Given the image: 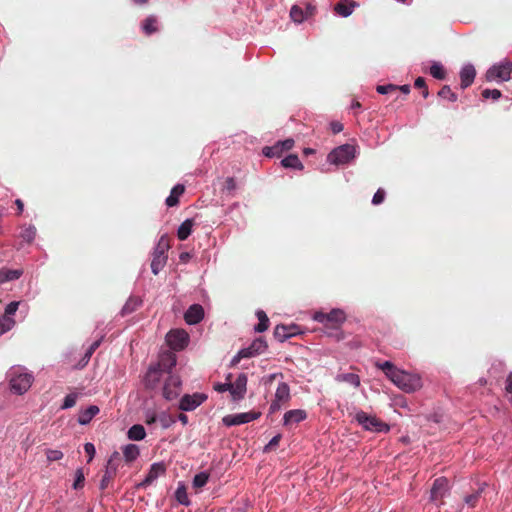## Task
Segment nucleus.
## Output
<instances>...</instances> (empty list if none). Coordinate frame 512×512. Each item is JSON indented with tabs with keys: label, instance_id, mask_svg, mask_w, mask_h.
Returning a JSON list of instances; mask_svg holds the SVG:
<instances>
[{
	"label": "nucleus",
	"instance_id": "1",
	"mask_svg": "<svg viewBox=\"0 0 512 512\" xmlns=\"http://www.w3.org/2000/svg\"><path fill=\"white\" fill-rule=\"evenodd\" d=\"M170 248V239L167 235H162L154 249L151 261V270L157 275L163 269L167 262V251Z\"/></svg>",
	"mask_w": 512,
	"mask_h": 512
},
{
	"label": "nucleus",
	"instance_id": "2",
	"mask_svg": "<svg viewBox=\"0 0 512 512\" xmlns=\"http://www.w3.org/2000/svg\"><path fill=\"white\" fill-rule=\"evenodd\" d=\"M512 73V62L508 59H503L498 63L493 64L487 71L485 78L488 82L502 83L510 80Z\"/></svg>",
	"mask_w": 512,
	"mask_h": 512
},
{
	"label": "nucleus",
	"instance_id": "3",
	"mask_svg": "<svg viewBox=\"0 0 512 512\" xmlns=\"http://www.w3.org/2000/svg\"><path fill=\"white\" fill-rule=\"evenodd\" d=\"M345 313L340 309H333L327 313V322L325 328L327 329L328 336L334 337L336 341L344 339L343 332L340 331V327L345 321Z\"/></svg>",
	"mask_w": 512,
	"mask_h": 512
},
{
	"label": "nucleus",
	"instance_id": "4",
	"mask_svg": "<svg viewBox=\"0 0 512 512\" xmlns=\"http://www.w3.org/2000/svg\"><path fill=\"white\" fill-rule=\"evenodd\" d=\"M355 157V147L350 144L341 145L333 149L328 155V161L332 164H346Z\"/></svg>",
	"mask_w": 512,
	"mask_h": 512
},
{
	"label": "nucleus",
	"instance_id": "5",
	"mask_svg": "<svg viewBox=\"0 0 512 512\" xmlns=\"http://www.w3.org/2000/svg\"><path fill=\"white\" fill-rule=\"evenodd\" d=\"M356 421L366 430L373 432H387L389 426L376 417L369 416L367 413L360 411L355 415Z\"/></svg>",
	"mask_w": 512,
	"mask_h": 512
},
{
	"label": "nucleus",
	"instance_id": "6",
	"mask_svg": "<svg viewBox=\"0 0 512 512\" xmlns=\"http://www.w3.org/2000/svg\"><path fill=\"white\" fill-rule=\"evenodd\" d=\"M166 342L175 351L183 350L189 342V335L182 329L171 330L166 335Z\"/></svg>",
	"mask_w": 512,
	"mask_h": 512
},
{
	"label": "nucleus",
	"instance_id": "7",
	"mask_svg": "<svg viewBox=\"0 0 512 512\" xmlns=\"http://www.w3.org/2000/svg\"><path fill=\"white\" fill-rule=\"evenodd\" d=\"M260 412L250 411L245 413H239L235 415H227L222 421L227 427L245 424L254 421L260 417Z\"/></svg>",
	"mask_w": 512,
	"mask_h": 512
},
{
	"label": "nucleus",
	"instance_id": "8",
	"mask_svg": "<svg viewBox=\"0 0 512 512\" xmlns=\"http://www.w3.org/2000/svg\"><path fill=\"white\" fill-rule=\"evenodd\" d=\"M390 380L405 392L414 391V379L410 374L404 371L397 369L396 372L390 378Z\"/></svg>",
	"mask_w": 512,
	"mask_h": 512
},
{
	"label": "nucleus",
	"instance_id": "9",
	"mask_svg": "<svg viewBox=\"0 0 512 512\" xmlns=\"http://www.w3.org/2000/svg\"><path fill=\"white\" fill-rule=\"evenodd\" d=\"M32 381H33V376L31 374L21 373L19 375L14 376L11 379V381H10L11 389L15 393L21 395V394L25 393L31 387Z\"/></svg>",
	"mask_w": 512,
	"mask_h": 512
},
{
	"label": "nucleus",
	"instance_id": "10",
	"mask_svg": "<svg viewBox=\"0 0 512 512\" xmlns=\"http://www.w3.org/2000/svg\"><path fill=\"white\" fill-rule=\"evenodd\" d=\"M120 457L117 451L113 452L108 460V464L105 473L100 481V489L105 490L110 482L114 479L117 471V464L115 463Z\"/></svg>",
	"mask_w": 512,
	"mask_h": 512
},
{
	"label": "nucleus",
	"instance_id": "11",
	"mask_svg": "<svg viewBox=\"0 0 512 512\" xmlns=\"http://www.w3.org/2000/svg\"><path fill=\"white\" fill-rule=\"evenodd\" d=\"M206 398L207 396L201 393H195L193 395L186 394L181 398L179 408L182 411H193L200 406Z\"/></svg>",
	"mask_w": 512,
	"mask_h": 512
},
{
	"label": "nucleus",
	"instance_id": "12",
	"mask_svg": "<svg viewBox=\"0 0 512 512\" xmlns=\"http://www.w3.org/2000/svg\"><path fill=\"white\" fill-rule=\"evenodd\" d=\"M247 391V375L241 373L236 378L235 382H231L230 394L233 401H239L244 398Z\"/></svg>",
	"mask_w": 512,
	"mask_h": 512
},
{
	"label": "nucleus",
	"instance_id": "13",
	"mask_svg": "<svg viewBox=\"0 0 512 512\" xmlns=\"http://www.w3.org/2000/svg\"><path fill=\"white\" fill-rule=\"evenodd\" d=\"M301 333V329L298 325H277L274 329V337L280 341L284 342L288 338L298 335Z\"/></svg>",
	"mask_w": 512,
	"mask_h": 512
},
{
	"label": "nucleus",
	"instance_id": "14",
	"mask_svg": "<svg viewBox=\"0 0 512 512\" xmlns=\"http://www.w3.org/2000/svg\"><path fill=\"white\" fill-rule=\"evenodd\" d=\"M180 392V380L178 377L170 376L163 387V396L167 400H172L178 396Z\"/></svg>",
	"mask_w": 512,
	"mask_h": 512
},
{
	"label": "nucleus",
	"instance_id": "15",
	"mask_svg": "<svg viewBox=\"0 0 512 512\" xmlns=\"http://www.w3.org/2000/svg\"><path fill=\"white\" fill-rule=\"evenodd\" d=\"M448 490V481L444 477L437 478L430 490V498L432 501L441 499Z\"/></svg>",
	"mask_w": 512,
	"mask_h": 512
},
{
	"label": "nucleus",
	"instance_id": "16",
	"mask_svg": "<svg viewBox=\"0 0 512 512\" xmlns=\"http://www.w3.org/2000/svg\"><path fill=\"white\" fill-rule=\"evenodd\" d=\"M204 317L203 307L199 304L191 305L184 314L186 323L190 325L198 324Z\"/></svg>",
	"mask_w": 512,
	"mask_h": 512
},
{
	"label": "nucleus",
	"instance_id": "17",
	"mask_svg": "<svg viewBox=\"0 0 512 512\" xmlns=\"http://www.w3.org/2000/svg\"><path fill=\"white\" fill-rule=\"evenodd\" d=\"M475 76H476L475 67L470 63L465 64L460 70V81H461L460 86H461V88L462 89L468 88L474 82Z\"/></svg>",
	"mask_w": 512,
	"mask_h": 512
},
{
	"label": "nucleus",
	"instance_id": "18",
	"mask_svg": "<svg viewBox=\"0 0 512 512\" xmlns=\"http://www.w3.org/2000/svg\"><path fill=\"white\" fill-rule=\"evenodd\" d=\"M166 467L163 463H154L151 465L149 472L145 479L140 483V486L147 487L153 483L160 475L164 474Z\"/></svg>",
	"mask_w": 512,
	"mask_h": 512
},
{
	"label": "nucleus",
	"instance_id": "19",
	"mask_svg": "<svg viewBox=\"0 0 512 512\" xmlns=\"http://www.w3.org/2000/svg\"><path fill=\"white\" fill-rule=\"evenodd\" d=\"M358 4L354 0H340L334 6V11L341 17H348Z\"/></svg>",
	"mask_w": 512,
	"mask_h": 512
},
{
	"label": "nucleus",
	"instance_id": "20",
	"mask_svg": "<svg viewBox=\"0 0 512 512\" xmlns=\"http://www.w3.org/2000/svg\"><path fill=\"white\" fill-rule=\"evenodd\" d=\"M307 417V413L305 410L302 409H295L287 411L284 414L283 420L285 425H289L291 423H299L303 420H305Z\"/></svg>",
	"mask_w": 512,
	"mask_h": 512
},
{
	"label": "nucleus",
	"instance_id": "21",
	"mask_svg": "<svg viewBox=\"0 0 512 512\" xmlns=\"http://www.w3.org/2000/svg\"><path fill=\"white\" fill-rule=\"evenodd\" d=\"M185 192V187L184 185L182 184H177L175 185L171 192H170V195L166 198V205L168 207H174V206H177L178 203H179V197Z\"/></svg>",
	"mask_w": 512,
	"mask_h": 512
},
{
	"label": "nucleus",
	"instance_id": "22",
	"mask_svg": "<svg viewBox=\"0 0 512 512\" xmlns=\"http://www.w3.org/2000/svg\"><path fill=\"white\" fill-rule=\"evenodd\" d=\"M22 274H23L22 269L1 268L0 269V284L19 279L22 276Z\"/></svg>",
	"mask_w": 512,
	"mask_h": 512
},
{
	"label": "nucleus",
	"instance_id": "23",
	"mask_svg": "<svg viewBox=\"0 0 512 512\" xmlns=\"http://www.w3.org/2000/svg\"><path fill=\"white\" fill-rule=\"evenodd\" d=\"M142 31L146 35H151L158 31V19L154 15H150L147 18H145L141 23Z\"/></svg>",
	"mask_w": 512,
	"mask_h": 512
},
{
	"label": "nucleus",
	"instance_id": "24",
	"mask_svg": "<svg viewBox=\"0 0 512 512\" xmlns=\"http://www.w3.org/2000/svg\"><path fill=\"white\" fill-rule=\"evenodd\" d=\"M193 226V219H186L184 222H182L177 230L178 239L181 241L186 240L191 235Z\"/></svg>",
	"mask_w": 512,
	"mask_h": 512
},
{
	"label": "nucleus",
	"instance_id": "25",
	"mask_svg": "<svg viewBox=\"0 0 512 512\" xmlns=\"http://www.w3.org/2000/svg\"><path fill=\"white\" fill-rule=\"evenodd\" d=\"M99 413V407L96 405H91L84 411H82L79 415L78 422L81 425L88 424L92 418Z\"/></svg>",
	"mask_w": 512,
	"mask_h": 512
},
{
	"label": "nucleus",
	"instance_id": "26",
	"mask_svg": "<svg viewBox=\"0 0 512 512\" xmlns=\"http://www.w3.org/2000/svg\"><path fill=\"white\" fill-rule=\"evenodd\" d=\"M142 305L141 298L137 296H131L126 301L122 308V315H128L136 311Z\"/></svg>",
	"mask_w": 512,
	"mask_h": 512
},
{
	"label": "nucleus",
	"instance_id": "27",
	"mask_svg": "<svg viewBox=\"0 0 512 512\" xmlns=\"http://www.w3.org/2000/svg\"><path fill=\"white\" fill-rule=\"evenodd\" d=\"M124 459L127 463H131L137 459L139 456V448L135 444H128L122 449Z\"/></svg>",
	"mask_w": 512,
	"mask_h": 512
},
{
	"label": "nucleus",
	"instance_id": "28",
	"mask_svg": "<svg viewBox=\"0 0 512 512\" xmlns=\"http://www.w3.org/2000/svg\"><path fill=\"white\" fill-rule=\"evenodd\" d=\"M275 399L286 403L290 399V388L287 383L282 382L278 385L276 392H275Z\"/></svg>",
	"mask_w": 512,
	"mask_h": 512
},
{
	"label": "nucleus",
	"instance_id": "29",
	"mask_svg": "<svg viewBox=\"0 0 512 512\" xmlns=\"http://www.w3.org/2000/svg\"><path fill=\"white\" fill-rule=\"evenodd\" d=\"M281 164L285 168H293L297 170H302L304 168L303 164L301 163L299 157L296 154L288 155L281 161Z\"/></svg>",
	"mask_w": 512,
	"mask_h": 512
},
{
	"label": "nucleus",
	"instance_id": "30",
	"mask_svg": "<svg viewBox=\"0 0 512 512\" xmlns=\"http://www.w3.org/2000/svg\"><path fill=\"white\" fill-rule=\"evenodd\" d=\"M145 436H146V432L142 425H139V424L133 425L128 430V438L131 440L140 441V440L144 439Z\"/></svg>",
	"mask_w": 512,
	"mask_h": 512
},
{
	"label": "nucleus",
	"instance_id": "31",
	"mask_svg": "<svg viewBox=\"0 0 512 512\" xmlns=\"http://www.w3.org/2000/svg\"><path fill=\"white\" fill-rule=\"evenodd\" d=\"M430 74L432 75V77L438 80H444L446 78L445 69L440 62H432L430 66Z\"/></svg>",
	"mask_w": 512,
	"mask_h": 512
},
{
	"label": "nucleus",
	"instance_id": "32",
	"mask_svg": "<svg viewBox=\"0 0 512 512\" xmlns=\"http://www.w3.org/2000/svg\"><path fill=\"white\" fill-rule=\"evenodd\" d=\"M256 315L258 317L259 323L255 326V331L259 333L266 331L269 327V319L266 313L262 310H259L257 311Z\"/></svg>",
	"mask_w": 512,
	"mask_h": 512
},
{
	"label": "nucleus",
	"instance_id": "33",
	"mask_svg": "<svg viewBox=\"0 0 512 512\" xmlns=\"http://www.w3.org/2000/svg\"><path fill=\"white\" fill-rule=\"evenodd\" d=\"M237 189V183L234 177H227L224 181L222 192L226 195L233 197Z\"/></svg>",
	"mask_w": 512,
	"mask_h": 512
},
{
	"label": "nucleus",
	"instance_id": "34",
	"mask_svg": "<svg viewBox=\"0 0 512 512\" xmlns=\"http://www.w3.org/2000/svg\"><path fill=\"white\" fill-rule=\"evenodd\" d=\"M438 96L442 99L448 100L449 102H456L458 100L457 94L452 91L449 85H444L438 92Z\"/></svg>",
	"mask_w": 512,
	"mask_h": 512
},
{
	"label": "nucleus",
	"instance_id": "35",
	"mask_svg": "<svg viewBox=\"0 0 512 512\" xmlns=\"http://www.w3.org/2000/svg\"><path fill=\"white\" fill-rule=\"evenodd\" d=\"M375 366L382 370L385 375L390 379L392 377V375L396 372L397 368L393 365V363H391L390 361H385V362H379L377 361L375 363Z\"/></svg>",
	"mask_w": 512,
	"mask_h": 512
},
{
	"label": "nucleus",
	"instance_id": "36",
	"mask_svg": "<svg viewBox=\"0 0 512 512\" xmlns=\"http://www.w3.org/2000/svg\"><path fill=\"white\" fill-rule=\"evenodd\" d=\"M145 381L148 388H154L156 383L159 381V370L156 368H150L146 374Z\"/></svg>",
	"mask_w": 512,
	"mask_h": 512
},
{
	"label": "nucleus",
	"instance_id": "37",
	"mask_svg": "<svg viewBox=\"0 0 512 512\" xmlns=\"http://www.w3.org/2000/svg\"><path fill=\"white\" fill-rule=\"evenodd\" d=\"M159 365L162 369H171L176 365V356L173 353L163 355Z\"/></svg>",
	"mask_w": 512,
	"mask_h": 512
},
{
	"label": "nucleus",
	"instance_id": "38",
	"mask_svg": "<svg viewBox=\"0 0 512 512\" xmlns=\"http://www.w3.org/2000/svg\"><path fill=\"white\" fill-rule=\"evenodd\" d=\"M209 480V474L207 472H200L196 474L193 478V487L195 489H201L204 487Z\"/></svg>",
	"mask_w": 512,
	"mask_h": 512
},
{
	"label": "nucleus",
	"instance_id": "39",
	"mask_svg": "<svg viewBox=\"0 0 512 512\" xmlns=\"http://www.w3.org/2000/svg\"><path fill=\"white\" fill-rule=\"evenodd\" d=\"M290 17L296 23H302L306 19L304 10L298 5L292 6L290 10Z\"/></svg>",
	"mask_w": 512,
	"mask_h": 512
},
{
	"label": "nucleus",
	"instance_id": "40",
	"mask_svg": "<svg viewBox=\"0 0 512 512\" xmlns=\"http://www.w3.org/2000/svg\"><path fill=\"white\" fill-rule=\"evenodd\" d=\"M175 498L182 505H185V506L190 505V500L188 498L187 491H186V488L184 485H180L177 488V490L175 492Z\"/></svg>",
	"mask_w": 512,
	"mask_h": 512
},
{
	"label": "nucleus",
	"instance_id": "41",
	"mask_svg": "<svg viewBox=\"0 0 512 512\" xmlns=\"http://www.w3.org/2000/svg\"><path fill=\"white\" fill-rule=\"evenodd\" d=\"M85 484V475L82 468H78L75 472V479L73 482V489L79 490L84 487Z\"/></svg>",
	"mask_w": 512,
	"mask_h": 512
},
{
	"label": "nucleus",
	"instance_id": "42",
	"mask_svg": "<svg viewBox=\"0 0 512 512\" xmlns=\"http://www.w3.org/2000/svg\"><path fill=\"white\" fill-rule=\"evenodd\" d=\"M338 379L340 381L347 382V383L353 385L354 387H358L360 385V378L357 374H354V373L342 374L338 377Z\"/></svg>",
	"mask_w": 512,
	"mask_h": 512
},
{
	"label": "nucleus",
	"instance_id": "43",
	"mask_svg": "<svg viewBox=\"0 0 512 512\" xmlns=\"http://www.w3.org/2000/svg\"><path fill=\"white\" fill-rule=\"evenodd\" d=\"M257 355L254 350L250 349V346L244 349H241L238 354L233 358L232 363L237 364L242 358H250Z\"/></svg>",
	"mask_w": 512,
	"mask_h": 512
},
{
	"label": "nucleus",
	"instance_id": "44",
	"mask_svg": "<svg viewBox=\"0 0 512 512\" xmlns=\"http://www.w3.org/2000/svg\"><path fill=\"white\" fill-rule=\"evenodd\" d=\"M14 325H15V321L11 317H1L0 318V335L11 330Z\"/></svg>",
	"mask_w": 512,
	"mask_h": 512
},
{
	"label": "nucleus",
	"instance_id": "45",
	"mask_svg": "<svg viewBox=\"0 0 512 512\" xmlns=\"http://www.w3.org/2000/svg\"><path fill=\"white\" fill-rule=\"evenodd\" d=\"M266 348H267V343L262 338H258L256 340H254L252 342V344L250 345V349L254 350V352H256L257 355L264 352L266 350Z\"/></svg>",
	"mask_w": 512,
	"mask_h": 512
},
{
	"label": "nucleus",
	"instance_id": "46",
	"mask_svg": "<svg viewBox=\"0 0 512 512\" xmlns=\"http://www.w3.org/2000/svg\"><path fill=\"white\" fill-rule=\"evenodd\" d=\"M35 236H36L35 227H28V228L24 229L21 233L22 239L24 241H26L27 243H31L35 239Z\"/></svg>",
	"mask_w": 512,
	"mask_h": 512
},
{
	"label": "nucleus",
	"instance_id": "47",
	"mask_svg": "<svg viewBox=\"0 0 512 512\" xmlns=\"http://www.w3.org/2000/svg\"><path fill=\"white\" fill-rule=\"evenodd\" d=\"M482 97L485 99L498 100L501 97V91L498 89H485L482 92Z\"/></svg>",
	"mask_w": 512,
	"mask_h": 512
},
{
	"label": "nucleus",
	"instance_id": "48",
	"mask_svg": "<svg viewBox=\"0 0 512 512\" xmlns=\"http://www.w3.org/2000/svg\"><path fill=\"white\" fill-rule=\"evenodd\" d=\"M376 91L380 94H388V93H397L398 92V86L393 84L388 85H378L376 87Z\"/></svg>",
	"mask_w": 512,
	"mask_h": 512
},
{
	"label": "nucleus",
	"instance_id": "49",
	"mask_svg": "<svg viewBox=\"0 0 512 512\" xmlns=\"http://www.w3.org/2000/svg\"><path fill=\"white\" fill-rule=\"evenodd\" d=\"M275 145H279V154H281L284 151H288L293 148L294 146V140L292 138L286 139L284 141H279Z\"/></svg>",
	"mask_w": 512,
	"mask_h": 512
},
{
	"label": "nucleus",
	"instance_id": "50",
	"mask_svg": "<svg viewBox=\"0 0 512 512\" xmlns=\"http://www.w3.org/2000/svg\"><path fill=\"white\" fill-rule=\"evenodd\" d=\"M46 456L49 462H53L62 459L63 453L60 450L48 449L46 450Z\"/></svg>",
	"mask_w": 512,
	"mask_h": 512
},
{
	"label": "nucleus",
	"instance_id": "51",
	"mask_svg": "<svg viewBox=\"0 0 512 512\" xmlns=\"http://www.w3.org/2000/svg\"><path fill=\"white\" fill-rule=\"evenodd\" d=\"M214 389L220 393L229 391L231 389V374L227 376V382L226 383H217L214 385Z\"/></svg>",
	"mask_w": 512,
	"mask_h": 512
},
{
	"label": "nucleus",
	"instance_id": "52",
	"mask_svg": "<svg viewBox=\"0 0 512 512\" xmlns=\"http://www.w3.org/2000/svg\"><path fill=\"white\" fill-rule=\"evenodd\" d=\"M76 399H77L76 394L71 393V394L66 395V397L64 398V402L61 406L62 409H68V408L73 407L76 404Z\"/></svg>",
	"mask_w": 512,
	"mask_h": 512
},
{
	"label": "nucleus",
	"instance_id": "53",
	"mask_svg": "<svg viewBox=\"0 0 512 512\" xmlns=\"http://www.w3.org/2000/svg\"><path fill=\"white\" fill-rule=\"evenodd\" d=\"M280 440H281V435L280 434H277L276 436H274L269 441V443L265 446L264 452H270L272 450H275L277 448V446L279 445Z\"/></svg>",
	"mask_w": 512,
	"mask_h": 512
},
{
	"label": "nucleus",
	"instance_id": "54",
	"mask_svg": "<svg viewBox=\"0 0 512 512\" xmlns=\"http://www.w3.org/2000/svg\"><path fill=\"white\" fill-rule=\"evenodd\" d=\"M481 490H478L477 492L467 495L464 498L465 503L470 507H475L479 497H480Z\"/></svg>",
	"mask_w": 512,
	"mask_h": 512
},
{
	"label": "nucleus",
	"instance_id": "55",
	"mask_svg": "<svg viewBox=\"0 0 512 512\" xmlns=\"http://www.w3.org/2000/svg\"><path fill=\"white\" fill-rule=\"evenodd\" d=\"M18 306H19V302H17V301L10 302L6 306L5 313L2 317H11L12 315H14L18 309Z\"/></svg>",
	"mask_w": 512,
	"mask_h": 512
},
{
	"label": "nucleus",
	"instance_id": "56",
	"mask_svg": "<svg viewBox=\"0 0 512 512\" xmlns=\"http://www.w3.org/2000/svg\"><path fill=\"white\" fill-rule=\"evenodd\" d=\"M84 451L88 455L87 462L90 463L93 460L96 453L95 446L92 443L88 442L84 445Z\"/></svg>",
	"mask_w": 512,
	"mask_h": 512
},
{
	"label": "nucleus",
	"instance_id": "57",
	"mask_svg": "<svg viewBox=\"0 0 512 512\" xmlns=\"http://www.w3.org/2000/svg\"><path fill=\"white\" fill-rule=\"evenodd\" d=\"M385 199V191L382 188H379L373 196L372 203L374 205L381 204Z\"/></svg>",
	"mask_w": 512,
	"mask_h": 512
},
{
	"label": "nucleus",
	"instance_id": "58",
	"mask_svg": "<svg viewBox=\"0 0 512 512\" xmlns=\"http://www.w3.org/2000/svg\"><path fill=\"white\" fill-rule=\"evenodd\" d=\"M279 145H274L272 147H264L263 154L267 157L279 156Z\"/></svg>",
	"mask_w": 512,
	"mask_h": 512
},
{
	"label": "nucleus",
	"instance_id": "59",
	"mask_svg": "<svg viewBox=\"0 0 512 512\" xmlns=\"http://www.w3.org/2000/svg\"><path fill=\"white\" fill-rule=\"evenodd\" d=\"M100 343H101V340H97L95 342H93L90 347L88 348V350L86 351L85 353V356H84V360H86V362H88V360L90 359V357L92 356V354L96 351V349L100 346Z\"/></svg>",
	"mask_w": 512,
	"mask_h": 512
},
{
	"label": "nucleus",
	"instance_id": "60",
	"mask_svg": "<svg viewBox=\"0 0 512 512\" xmlns=\"http://www.w3.org/2000/svg\"><path fill=\"white\" fill-rule=\"evenodd\" d=\"M418 90L421 91L424 98L428 96V90L424 78L418 76Z\"/></svg>",
	"mask_w": 512,
	"mask_h": 512
},
{
	"label": "nucleus",
	"instance_id": "61",
	"mask_svg": "<svg viewBox=\"0 0 512 512\" xmlns=\"http://www.w3.org/2000/svg\"><path fill=\"white\" fill-rule=\"evenodd\" d=\"M314 320H316L317 322L323 323L324 327H325L326 326V322H327V313L316 312L315 315H314Z\"/></svg>",
	"mask_w": 512,
	"mask_h": 512
},
{
	"label": "nucleus",
	"instance_id": "62",
	"mask_svg": "<svg viewBox=\"0 0 512 512\" xmlns=\"http://www.w3.org/2000/svg\"><path fill=\"white\" fill-rule=\"evenodd\" d=\"M315 11H316V7L314 5H312L311 3L306 4L305 10H304V14H305L306 18L313 16L315 14Z\"/></svg>",
	"mask_w": 512,
	"mask_h": 512
},
{
	"label": "nucleus",
	"instance_id": "63",
	"mask_svg": "<svg viewBox=\"0 0 512 512\" xmlns=\"http://www.w3.org/2000/svg\"><path fill=\"white\" fill-rule=\"evenodd\" d=\"M505 390L508 394L512 395V372L506 378Z\"/></svg>",
	"mask_w": 512,
	"mask_h": 512
},
{
	"label": "nucleus",
	"instance_id": "64",
	"mask_svg": "<svg viewBox=\"0 0 512 512\" xmlns=\"http://www.w3.org/2000/svg\"><path fill=\"white\" fill-rule=\"evenodd\" d=\"M331 130L334 134L340 133L343 130V125L340 122H332Z\"/></svg>",
	"mask_w": 512,
	"mask_h": 512
}]
</instances>
